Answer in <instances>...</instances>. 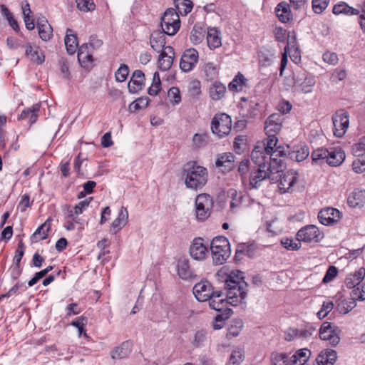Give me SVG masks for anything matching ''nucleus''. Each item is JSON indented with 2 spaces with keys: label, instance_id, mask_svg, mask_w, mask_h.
Here are the masks:
<instances>
[{
  "label": "nucleus",
  "instance_id": "f257e3e1",
  "mask_svg": "<svg viewBox=\"0 0 365 365\" xmlns=\"http://www.w3.org/2000/svg\"><path fill=\"white\" fill-rule=\"evenodd\" d=\"M244 272L236 270L225 276L224 288L226 290L225 298L217 299L212 296L207 299L212 309L222 312L229 309L228 304L237 306L245 303L248 284L244 280Z\"/></svg>",
  "mask_w": 365,
  "mask_h": 365
},
{
  "label": "nucleus",
  "instance_id": "f03ea898",
  "mask_svg": "<svg viewBox=\"0 0 365 365\" xmlns=\"http://www.w3.org/2000/svg\"><path fill=\"white\" fill-rule=\"evenodd\" d=\"M286 167L287 165L283 160L277 158H273L272 163L255 165L249 178L250 189H258L260 182L265 179H269L270 183H276L275 174Z\"/></svg>",
  "mask_w": 365,
  "mask_h": 365
},
{
  "label": "nucleus",
  "instance_id": "7ed1b4c3",
  "mask_svg": "<svg viewBox=\"0 0 365 365\" xmlns=\"http://www.w3.org/2000/svg\"><path fill=\"white\" fill-rule=\"evenodd\" d=\"M181 175L185 178L186 187L196 191L201 190L208 180L207 169L197 165L195 161H190L184 164Z\"/></svg>",
  "mask_w": 365,
  "mask_h": 365
},
{
  "label": "nucleus",
  "instance_id": "20e7f679",
  "mask_svg": "<svg viewBox=\"0 0 365 365\" xmlns=\"http://www.w3.org/2000/svg\"><path fill=\"white\" fill-rule=\"evenodd\" d=\"M210 251L213 263L216 265L224 264L230 257L231 248L228 239L225 236H217L210 242Z\"/></svg>",
  "mask_w": 365,
  "mask_h": 365
},
{
  "label": "nucleus",
  "instance_id": "39448f33",
  "mask_svg": "<svg viewBox=\"0 0 365 365\" xmlns=\"http://www.w3.org/2000/svg\"><path fill=\"white\" fill-rule=\"evenodd\" d=\"M282 171L275 174L276 183H278L279 192L280 194L292 192L294 185L298 181V173L294 170Z\"/></svg>",
  "mask_w": 365,
  "mask_h": 365
},
{
  "label": "nucleus",
  "instance_id": "423d86ee",
  "mask_svg": "<svg viewBox=\"0 0 365 365\" xmlns=\"http://www.w3.org/2000/svg\"><path fill=\"white\" fill-rule=\"evenodd\" d=\"M232 129L231 117L225 113H216L211 121V130L220 138L228 135Z\"/></svg>",
  "mask_w": 365,
  "mask_h": 365
},
{
  "label": "nucleus",
  "instance_id": "0eeeda50",
  "mask_svg": "<svg viewBox=\"0 0 365 365\" xmlns=\"http://www.w3.org/2000/svg\"><path fill=\"white\" fill-rule=\"evenodd\" d=\"M213 203V199L209 194L201 193L196 197L195 211L197 221L204 222L210 216Z\"/></svg>",
  "mask_w": 365,
  "mask_h": 365
},
{
  "label": "nucleus",
  "instance_id": "6e6552de",
  "mask_svg": "<svg viewBox=\"0 0 365 365\" xmlns=\"http://www.w3.org/2000/svg\"><path fill=\"white\" fill-rule=\"evenodd\" d=\"M162 30L168 36H174L180 28V19L178 13L173 8H168L161 17Z\"/></svg>",
  "mask_w": 365,
  "mask_h": 365
},
{
  "label": "nucleus",
  "instance_id": "1a4fd4ad",
  "mask_svg": "<svg viewBox=\"0 0 365 365\" xmlns=\"http://www.w3.org/2000/svg\"><path fill=\"white\" fill-rule=\"evenodd\" d=\"M351 296V298L344 299L337 304L336 309L340 314H346L351 311L356 306V300H365V284L353 289Z\"/></svg>",
  "mask_w": 365,
  "mask_h": 365
},
{
  "label": "nucleus",
  "instance_id": "9d476101",
  "mask_svg": "<svg viewBox=\"0 0 365 365\" xmlns=\"http://www.w3.org/2000/svg\"><path fill=\"white\" fill-rule=\"evenodd\" d=\"M324 237L323 232L314 225H307L298 230L296 239L305 243L319 242Z\"/></svg>",
  "mask_w": 365,
  "mask_h": 365
},
{
  "label": "nucleus",
  "instance_id": "9b49d317",
  "mask_svg": "<svg viewBox=\"0 0 365 365\" xmlns=\"http://www.w3.org/2000/svg\"><path fill=\"white\" fill-rule=\"evenodd\" d=\"M315 83L314 76L307 73L303 69H299V71H296L292 73V86L300 87L301 91L304 93H310Z\"/></svg>",
  "mask_w": 365,
  "mask_h": 365
},
{
  "label": "nucleus",
  "instance_id": "f8f14e48",
  "mask_svg": "<svg viewBox=\"0 0 365 365\" xmlns=\"http://www.w3.org/2000/svg\"><path fill=\"white\" fill-rule=\"evenodd\" d=\"M340 332L339 327L331 322H324L319 328V337L321 340L329 341L332 346H336L340 341Z\"/></svg>",
  "mask_w": 365,
  "mask_h": 365
},
{
  "label": "nucleus",
  "instance_id": "ddd939ff",
  "mask_svg": "<svg viewBox=\"0 0 365 365\" xmlns=\"http://www.w3.org/2000/svg\"><path fill=\"white\" fill-rule=\"evenodd\" d=\"M332 122L334 135L338 138L343 137L349 125V113L344 109L337 110L332 115Z\"/></svg>",
  "mask_w": 365,
  "mask_h": 365
},
{
  "label": "nucleus",
  "instance_id": "4468645a",
  "mask_svg": "<svg viewBox=\"0 0 365 365\" xmlns=\"http://www.w3.org/2000/svg\"><path fill=\"white\" fill-rule=\"evenodd\" d=\"M342 217L341 212L331 207L322 208L318 213V219L321 224L326 226H333Z\"/></svg>",
  "mask_w": 365,
  "mask_h": 365
},
{
  "label": "nucleus",
  "instance_id": "2eb2a0df",
  "mask_svg": "<svg viewBox=\"0 0 365 365\" xmlns=\"http://www.w3.org/2000/svg\"><path fill=\"white\" fill-rule=\"evenodd\" d=\"M198 57V52L195 48L186 49L180 61V68L182 71L187 73L192 71L197 63Z\"/></svg>",
  "mask_w": 365,
  "mask_h": 365
},
{
  "label": "nucleus",
  "instance_id": "dca6fc26",
  "mask_svg": "<svg viewBox=\"0 0 365 365\" xmlns=\"http://www.w3.org/2000/svg\"><path fill=\"white\" fill-rule=\"evenodd\" d=\"M78 61L81 66L86 70L90 71L93 67L94 58L91 52L88 50V44L85 43L78 48Z\"/></svg>",
  "mask_w": 365,
  "mask_h": 365
},
{
  "label": "nucleus",
  "instance_id": "f3484780",
  "mask_svg": "<svg viewBox=\"0 0 365 365\" xmlns=\"http://www.w3.org/2000/svg\"><path fill=\"white\" fill-rule=\"evenodd\" d=\"M212 285L207 280H201L195 284L192 289L193 294L199 302H206L212 296Z\"/></svg>",
  "mask_w": 365,
  "mask_h": 365
},
{
  "label": "nucleus",
  "instance_id": "a211bd4d",
  "mask_svg": "<svg viewBox=\"0 0 365 365\" xmlns=\"http://www.w3.org/2000/svg\"><path fill=\"white\" fill-rule=\"evenodd\" d=\"M203 239L195 237L190 247L189 252L192 258L196 260L204 259L208 254V247L204 245Z\"/></svg>",
  "mask_w": 365,
  "mask_h": 365
},
{
  "label": "nucleus",
  "instance_id": "6ab92c4d",
  "mask_svg": "<svg viewBox=\"0 0 365 365\" xmlns=\"http://www.w3.org/2000/svg\"><path fill=\"white\" fill-rule=\"evenodd\" d=\"M145 74L141 70L133 71L131 78L128 83V91L130 93H138L145 85Z\"/></svg>",
  "mask_w": 365,
  "mask_h": 365
},
{
  "label": "nucleus",
  "instance_id": "aec40b11",
  "mask_svg": "<svg viewBox=\"0 0 365 365\" xmlns=\"http://www.w3.org/2000/svg\"><path fill=\"white\" fill-rule=\"evenodd\" d=\"M282 124V115L279 113H272L264 123V131L266 133H277L281 130Z\"/></svg>",
  "mask_w": 365,
  "mask_h": 365
},
{
  "label": "nucleus",
  "instance_id": "412c9836",
  "mask_svg": "<svg viewBox=\"0 0 365 365\" xmlns=\"http://www.w3.org/2000/svg\"><path fill=\"white\" fill-rule=\"evenodd\" d=\"M345 157V153L341 148H330L327 149V163L331 166H338L343 163Z\"/></svg>",
  "mask_w": 365,
  "mask_h": 365
},
{
  "label": "nucleus",
  "instance_id": "4be33fe9",
  "mask_svg": "<svg viewBox=\"0 0 365 365\" xmlns=\"http://www.w3.org/2000/svg\"><path fill=\"white\" fill-rule=\"evenodd\" d=\"M365 277V268L360 267L354 273H351L346 276L344 280L346 287L348 289H356L359 287V285Z\"/></svg>",
  "mask_w": 365,
  "mask_h": 365
},
{
  "label": "nucleus",
  "instance_id": "5701e85b",
  "mask_svg": "<svg viewBox=\"0 0 365 365\" xmlns=\"http://www.w3.org/2000/svg\"><path fill=\"white\" fill-rule=\"evenodd\" d=\"M133 342L127 340L121 343L110 351L113 359H122L128 357L132 351Z\"/></svg>",
  "mask_w": 365,
  "mask_h": 365
},
{
  "label": "nucleus",
  "instance_id": "b1692460",
  "mask_svg": "<svg viewBox=\"0 0 365 365\" xmlns=\"http://www.w3.org/2000/svg\"><path fill=\"white\" fill-rule=\"evenodd\" d=\"M234 158L232 153H225L217 158L215 165L223 173L229 172L235 167Z\"/></svg>",
  "mask_w": 365,
  "mask_h": 365
},
{
  "label": "nucleus",
  "instance_id": "393cba45",
  "mask_svg": "<svg viewBox=\"0 0 365 365\" xmlns=\"http://www.w3.org/2000/svg\"><path fill=\"white\" fill-rule=\"evenodd\" d=\"M177 272L179 277L184 280L191 279L196 276L190 268L188 259L185 258L178 259Z\"/></svg>",
  "mask_w": 365,
  "mask_h": 365
},
{
  "label": "nucleus",
  "instance_id": "a878e982",
  "mask_svg": "<svg viewBox=\"0 0 365 365\" xmlns=\"http://www.w3.org/2000/svg\"><path fill=\"white\" fill-rule=\"evenodd\" d=\"M347 203L351 208H361L365 204V190L355 189L347 198Z\"/></svg>",
  "mask_w": 365,
  "mask_h": 365
},
{
  "label": "nucleus",
  "instance_id": "bb28decb",
  "mask_svg": "<svg viewBox=\"0 0 365 365\" xmlns=\"http://www.w3.org/2000/svg\"><path fill=\"white\" fill-rule=\"evenodd\" d=\"M337 359L335 350L325 349L322 350L316 359L317 365H334Z\"/></svg>",
  "mask_w": 365,
  "mask_h": 365
},
{
  "label": "nucleus",
  "instance_id": "cd10ccee",
  "mask_svg": "<svg viewBox=\"0 0 365 365\" xmlns=\"http://www.w3.org/2000/svg\"><path fill=\"white\" fill-rule=\"evenodd\" d=\"M221 32L216 27H209L207 32V46L211 50H214L222 46Z\"/></svg>",
  "mask_w": 365,
  "mask_h": 365
},
{
  "label": "nucleus",
  "instance_id": "c85d7f7f",
  "mask_svg": "<svg viewBox=\"0 0 365 365\" xmlns=\"http://www.w3.org/2000/svg\"><path fill=\"white\" fill-rule=\"evenodd\" d=\"M165 34L163 30H155L150 34V43L155 51L160 52V49L165 47L166 43Z\"/></svg>",
  "mask_w": 365,
  "mask_h": 365
},
{
  "label": "nucleus",
  "instance_id": "c756f323",
  "mask_svg": "<svg viewBox=\"0 0 365 365\" xmlns=\"http://www.w3.org/2000/svg\"><path fill=\"white\" fill-rule=\"evenodd\" d=\"M128 212L125 207H121L119 210L118 215L112 222L110 232L115 234L120 230L128 222Z\"/></svg>",
  "mask_w": 365,
  "mask_h": 365
},
{
  "label": "nucleus",
  "instance_id": "7c9ffc66",
  "mask_svg": "<svg viewBox=\"0 0 365 365\" xmlns=\"http://www.w3.org/2000/svg\"><path fill=\"white\" fill-rule=\"evenodd\" d=\"M51 217H48L45 222L41 224L30 237L31 242H37L46 240L48 237V232L51 230Z\"/></svg>",
  "mask_w": 365,
  "mask_h": 365
},
{
  "label": "nucleus",
  "instance_id": "2f4dec72",
  "mask_svg": "<svg viewBox=\"0 0 365 365\" xmlns=\"http://www.w3.org/2000/svg\"><path fill=\"white\" fill-rule=\"evenodd\" d=\"M41 103L34 104L31 107L24 109L19 115L18 119L19 120H24L27 117H29V125L30 126L34 124L38 118V113L41 108Z\"/></svg>",
  "mask_w": 365,
  "mask_h": 365
},
{
  "label": "nucleus",
  "instance_id": "473e14b6",
  "mask_svg": "<svg viewBox=\"0 0 365 365\" xmlns=\"http://www.w3.org/2000/svg\"><path fill=\"white\" fill-rule=\"evenodd\" d=\"M291 4L285 1L280 2L275 8V12L279 20L282 23H288L292 19V14L290 9Z\"/></svg>",
  "mask_w": 365,
  "mask_h": 365
},
{
  "label": "nucleus",
  "instance_id": "72a5a7b5",
  "mask_svg": "<svg viewBox=\"0 0 365 365\" xmlns=\"http://www.w3.org/2000/svg\"><path fill=\"white\" fill-rule=\"evenodd\" d=\"M226 86L219 81H215L209 88V95L212 100L217 101L222 99L226 93Z\"/></svg>",
  "mask_w": 365,
  "mask_h": 365
},
{
  "label": "nucleus",
  "instance_id": "f704fd0d",
  "mask_svg": "<svg viewBox=\"0 0 365 365\" xmlns=\"http://www.w3.org/2000/svg\"><path fill=\"white\" fill-rule=\"evenodd\" d=\"M309 154V148L307 145H295L289 153V159L295 162L304 160Z\"/></svg>",
  "mask_w": 365,
  "mask_h": 365
},
{
  "label": "nucleus",
  "instance_id": "c9c22d12",
  "mask_svg": "<svg viewBox=\"0 0 365 365\" xmlns=\"http://www.w3.org/2000/svg\"><path fill=\"white\" fill-rule=\"evenodd\" d=\"M269 154H267L263 146L259 145H256L251 153V159L255 165L269 163Z\"/></svg>",
  "mask_w": 365,
  "mask_h": 365
},
{
  "label": "nucleus",
  "instance_id": "e433bc0d",
  "mask_svg": "<svg viewBox=\"0 0 365 365\" xmlns=\"http://www.w3.org/2000/svg\"><path fill=\"white\" fill-rule=\"evenodd\" d=\"M247 86V79L242 73L238 72L228 84V89L230 91L238 93L242 91L244 87Z\"/></svg>",
  "mask_w": 365,
  "mask_h": 365
},
{
  "label": "nucleus",
  "instance_id": "4c0bfd02",
  "mask_svg": "<svg viewBox=\"0 0 365 365\" xmlns=\"http://www.w3.org/2000/svg\"><path fill=\"white\" fill-rule=\"evenodd\" d=\"M72 32V29H67L66 35L64 38L66 51L69 55H73L76 53L78 45L77 36L71 34Z\"/></svg>",
  "mask_w": 365,
  "mask_h": 365
},
{
  "label": "nucleus",
  "instance_id": "58836bf2",
  "mask_svg": "<svg viewBox=\"0 0 365 365\" xmlns=\"http://www.w3.org/2000/svg\"><path fill=\"white\" fill-rule=\"evenodd\" d=\"M259 104L255 101H250L245 106H243L240 109V115L247 119L255 118L259 110Z\"/></svg>",
  "mask_w": 365,
  "mask_h": 365
},
{
  "label": "nucleus",
  "instance_id": "ea45409f",
  "mask_svg": "<svg viewBox=\"0 0 365 365\" xmlns=\"http://www.w3.org/2000/svg\"><path fill=\"white\" fill-rule=\"evenodd\" d=\"M205 35V26L201 23H197L194 25L190 36V41L193 44H199L204 39Z\"/></svg>",
  "mask_w": 365,
  "mask_h": 365
},
{
  "label": "nucleus",
  "instance_id": "a19ab883",
  "mask_svg": "<svg viewBox=\"0 0 365 365\" xmlns=\"http://www.w3.org/2000/svg\"><path fill=\"white\" fill-rule=\"evenodd\" d=\"M37 28L39 37L44 41H48L53 36V29L47 20H38Z\"/></svg>",
  "mask_w": 365,
  "mask_h": 365
},
{
  "label": "nucleus",
  "instance_id": "79ce46f5",
  "mask_svg": "<svg viewBox=\"0 0 365 365\" xmlns=\"http://www.w3.org/2000/svg\"><path fill=\"white\" fill-rule=\"evenodd\" d=\"M244 326L243 321L241 319H233L227 329L226 336L228 339L237 336L242 331Z\"/></svg>",
  "mask_w": 365,
  "mask_h": 365
},
{
  "label": "nucleus",
  "instance_id": "37998d69",
  "mask_svg": "<svg viewBox=\"0 0 365 365\" xmlns=\"http://www.w3.org/2000/svg\"><path fill=\"white\" fill-rule=\"evenodd\" d=\"M332 12L335 15H358L359 14L358 9L349 6L346 3L343 1L335 4L333 6Z\"/></svg>",
  "mask_w": 365,
  "mask_h": 365
},
{
  "label": "nucleus",
  "instance_id": "c03bdc74",
  "mask_svg": "<svg viewBox=\"0 0 365 365\" xmlns=\"http://www.w3.org/2000/svg\"><path fill=\"white\" fill-rule=\"evenodd\" d=\"M291 151V147L289 145H279L274 150L273 155H269V163H272V159L277 158L284 160L289 158V153Z\"/></svg>",
  "mask_w": 365,
  "mask_h": 365
},
{
  "label": "nucleus",
  "instance_id": "a18cd8bd",
  "mask_svg": "<svg viewBox=\"0 0 365 365\" xmlns=\"http://www.w3.org/2000/svg\"><path fill=\"white\" fill-rule=\"evenodd\" d=\"M175 6L178 14L187 16L193 8V3L191 0H173Z\"/></svg>",
  "mask_w": 365,
  "mask_h": 365
},
{
  "label": "nucleus",
  "instance_id": "49530a36",
  "mask_svg": "<svg viewBox=\"0 0 365 365\" xmlns=\"http://www.w3.org/2000/svg\"><path fill=\"white\" fill-rule=\"evenodd\" d=\"M266 134L267 135V138H266L265 142L260 145L263 146V148L266 150L267 154L273 155L274 150L278 147V139L276 136V133H269Z\"/></svg>",
  "mask_w": 365,
  "mask_h": 365
},
{
  "label": "nucleus",
  "instance_id": "de8ad7c7",
  "mask_svg": "<svg viewBox=\"0 0 365 365\" xmlns=\"http://www.w3.org/2000/svg\"><path fill=\"white\" fill-rule=\"evenodd\" d=\"M150 101V98L146 96L138 98L129 105L128 110L130 113H134L140 109L145 108L148 106Z\"/></svg>",
  "mask_w": 365,
  "mask_h": 365
},
{
  "label": "nucleus",
  "instance_id": "09e8293b",
  "mask_svg": "<svg viewBox=\"0 0 365 365\" xmlns=\"http://www.w3.org/2000/svg\"><path fill=\"white\" fill-rule=\"evenodd\" d=\"M25 55L28 57H31L32 61L37 64H42L45 61V56L43 53L38 54L37 51H34L31 43L26 44Z\"/></svg>",
  "mask_w": 365,
  "mask_h": 365
},
{
  "label": "nucleus",
  "instance_id": "8fccbe9b",
  "mask_svg": "<svg viewBox=\"0 0 365 365\" xmlns=\"http://www.w3.org/2000/svg\"><path fill=\"white\" fill-rule=\"evenodd\" d=\"M161 88L160 75L159 73L156 71L153 74V81L151 86L148 89V93L150 96H155L160 92Z\"/></svg>",
  "mask_w": 365,
  "mask_h": 365
},
{
  "label": "nucleus",
  "instance_id": "3c124183",
  "mask_svg": "<svg viewBox=\"0 0 365 365\" xmlns=\"http://www.w3.org/2000/svg\"><path fill=\"white\" fill-rule=\"evenodd\" d=\"M244 351L240 348L232 350L227 365H240L244 360Z\"/></svg>",
  "mask_w": 365,
  "mask_h": 365
},
{
  "label": "nucleus",
  "instance_id": "603ef678",
  "mask_svg": "<svg viewBox=\"0 0 365 365\" xmlns=\"http://www.w3.org/2000/svg\"><path fill=\"white\" fill-rule=\"evenodd\" d=\"M227 195L231 198L230 208L234 209L239 207L242 201V195L241 193H238L235 189H229L227 191Z\"/></svg>",
  "mask_w": 365,
  "mask_h": 365
},
{
  "label": "nucleus",
  "instance_id": "864d4df0",
  "mask_svg": "<svg viewBox=\"0 0 365 365\" xmlns=\"http://www.w3.org/2000/svg\"><path fill=\"white\" fill-rule=\"evenodd\" d=\"M272 365H288V354L274 351L271 354Z\"/></svg>",
  "mask_w": 365,
  "mask_h": 365
},
{
  "label": "nucleus",
  "instance_id": "5fc2aeb1",
  "mask_svg": "<svg viewBox=\"0 0 365 365\" xmlns=\"http://www.w3.org/2000/svg\"><path fill=\"white\" fill-rule=\"evenodd\" d=\"M313 163L321 164L327 158V148H320L314 150L311 155Z\"/></svg>",
  "mask_w": 365,
  "mask_h": 365
},
{
  "label": "nucleus",
  "instance_id": "6e6d98bb",
  "mask_svg": "<svg viewBox=\"0 0 365 365\" xmlns=\"http://www.w3.org/2000/svg\"><path fill=\"white\" fill-rule=\"evenodd\" d=\"M207 339V331L205 329L197 330L195 335L192 344L195 347H200L204 345L205 341Z\"/></svg>",
  "mask_w": 365,
  "mask_h": 365
},
{
  "label": "nucleus",
  "instance_id": "4d7b16f0",
  "mask_svg": "<svg viewBox=\"0 0 365 365\" xmlns=\"http://www.w3.org/2000/svg\"><path fill=\"white\" fill-rule=\"evenodd\" d=\"M203 71L207 79L213 80L218 76V69L214 63L208 62L204 65Z\"/></svg>",
  "mask_w": 365,
  "mask_h": 365
},
{
  "label": "nucleus",
  "instance_id": "13d9d810",
  "mask_svg": "<svg viewBox=\"0 0 365 365\" xmlns=\"http://www.w3.org/2000/svg\"><path fill=\"white\" fill-rule=\"evenodd\" d=\"M129 74V68L125 63L120 64V67L115 73V78L117 82H124Z\"/></svg>",
  "mask_w": 365,
  "mask_h": 365
},
{
  "label": "nucleus",
  "instance_id": "bf43d9fd",
  "mask_svg": "<svg viewBox=\"0 0 365 365\" xmlns=\"http://www.w3.org/2000/svg\"><path fill=\"white\" fill-rule=\"evenodd\" d=\"M53 266H48L46 268L36 272L34 275V277L28 282V286L29 287H33L41 279L46 276V274L53 270Z\"/></svg>",
  "mask_w": 365,
  "mask_h": 365
},
{
  "label": "nucleus",
  "instance_id": "052dcab7",
  "mask_svg": "<svg viewBox=\"0 0 365 365\" xmlns=\"http://www.w3.org/2000/svg\"><path fill=\"white\" fill-rule=\"evenodd\" d=\"M330 0H312V9L315 14H322L328 6Z\"/></svg>",
  "mask_w": 365,
  "mask_h": 365
},
{
  "label": "nucleus",
  "instance_id": "680f3d73",
  "mask_svg": "<svg viewBox=\"0 0 365 365\" xmlns=\"http://www.w3.org/2000/svg\"><path fill=\"white\" fill-rule=\"evenodd\" d=\"M282 246L287 250L297 251L301 248V242H294L292 239L286 237L281 240Z\"/></svg>",
  "mask_w": 365,
  "mask_h": 365
},
{
  "label": "nucleus",
  "instance_id": "e2e57ef3",
  "mask_svg": "<svg viewBox=\"0 0 365 365\" xmlns=\"http://www.w3.org/2000/svg\"><path fill=\"white\" fill-rule=\"evenodd\" d=\"M361 153L359 158L352 163V169L356 173H361L365 172V156Z\"/></svg>",
  "mask_w": 365,
  "mask_h": 365
},
{
  "label": "nucleus",
  "instance_id": "0e129e2a",
  "mask_svg": "<svg viewBox=\"0 0 365 365\" xmlns=\"http://www.w3.org/2000/svg\"><path fill=\"white\" fill-rule=\"evenodd\" d=\"M317 327L310 323H307L304 329H299V338L307 339L312 336Z\"/></svg>",
  "mask_w": 365,
  "mask_h": 365
},
{
  "label": "nucleus",
  "instance_id": "69168bd1",
  "mask_svg": "<svg viewBox=\"0 0 365 365\" xmlns=\"http://www.w3.org/2000/svg\"><path fill=\"white\" fill-rule=\"evenodd\" d=\"M76 2L78 9L84 12L93 11L96 8L95 4L90 0H76Z\"/></svg>",
  "mask_w": 365,
  "mask_h": 365
},
{
  "label": "nucleus",
  "instance_id": "338daca9",
  "mask_svg": "<svg viewBox=\"0 0 365 365\" xmlns=\"http://www.w3.org/2000/svg\"><path fill=\"white\" fill-rule=\"evenodd\" d=\"M168 96L174 104H178L181 101L180 89L176 86H173L169 89Z\"/></svg>",
  "mask_w": 365,
  "mask_h": 365
},
{
  "label": "nucleus",
  "instance_id": "774afa93",
  "mask_svg": "<svg viewBox=\"0 0 365 365\" xmlns=\"http://www.w3.org/2000/svg\"><path fill=\"white\" fill-rule=\"evenodd\" d=\"M337 274L338 269L334 265L329 266L323 277L322 282L326 284L331 282L336 277Z\"/></svg>",
  "mask_w": 365,
  "mask_h": 365
}]
</instances>
